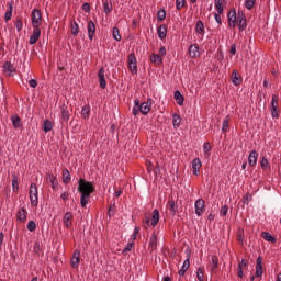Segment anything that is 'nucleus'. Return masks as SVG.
Here are the masks:
<instances>
[{"label":"nucleus","instance_id":"f257e3e1","mask_svg":"<svg viewBox=\"0 0 281 281\" xmlns=\"http://www.w3.org/2000/svg\"><path fill=\"white\" fill-rule=\"evenodd\" d=\"M78 192H80L81 198H80V205L81 207H87V203L91 201V194L95 192V186H93V182L87 181L83 178H80L78 180Z\"/></svg>","mask_w":281,"mask_h":281},{"label":"nucleus","instance_id":"f03ea898","mask_svg":"<svg viewBox=\"0 0 281 281\" xmlns=\"http://www.w3.org/2000/svg\"><path fill=\"white\" fill-rule=\"evenodd\" d=\"M31 21L33 27H41V23H43V13L41 10L33 9L31 13Z\"/></svg>","mask_w":281,"mask_h":281},{"label":"nucleus","instance_id":"7ed1b4c3","mask_svg":"<svg viewBox=\"0 0 281 281\" xmlns=\"http://www.w3.org/2000/svg\"><path fill=\"white\" fill-rule=\"evenodd\" d=\"M239 32H245L247 30V16L243 11L237 12V23Z\"/></svg>","mask_w":281,"mask_h":281},{"label":"nucleus","instance_id":"20e7f679","mask_svg":"<svg viewBox=\"0 0 281 281\" xmlns=\"http://www.w3.org/2000/svg\"><path fill=\"white\" fill-rule=\"evenodd\" d=\"M271 115L274 120L280 117V110L278 109V94L272 95V100L270 103Z\"/></svg>","mask_w":281,"mask_h":281},{"label":"nucleus","instance_id":"39448f33","mask_svg":"<svg viewBox=\"0 0 281 281\" xmlns=\"http://www.w3.org/2000/svg\"><path fill=\"white\" fill-rule=\"evenodd\" d=\"M127 63L130 71H132V74L137 75V57H135L134 53L128 55Z\"/></svg>","mask_w":281,"mask_h":281},{"label":"nucleus","instance_id":"423d86ee","mask_svg":"<svg viewBox=\"0 0 281 281\" xmlns=\"http://www.w3.org/2000/svg\"><path fill=\"white\" fill-rule=\"evenodd\" d=\"M38 38H41V27L33 26V33L29 40L30 45H36V43H38Z\"/></svg>","mask_w":281,"mask_h":281},{"label":"nucleus","instance_id":"0eeeda50","mask_svg":"<svg viewBox=\"0 0 281 281\" xmlns=\"http://www.w3.org/2000/svg\"><path fill=\"white\" fill-rule=\"evenodd\" d=\"M228 27H236L238 14H236V9H231L227 15Z\"/></svg>","mask_w":281,"mask_h":281},{"label":"nucleus","instance_id":"6e6552de","mask_svg":"<svg viewBox=\"0 0 281 281\" xmlns=\"http://www.w3.org/2000/svg\"><path fill=\"white\" fill-rule=\"evenodd\" d=\"M203 212H205V200L199 199L195 201V214L198 216H203Z\"/></svg>","mask_w":281,"mask_h":281},{"label":"nucleus","instance_id":"1a4fd4ad","mask_svg":"<svg viewBox=\"0 0 281 281\" xmlns=\"http://www.w3.org/2000/svg\"><path fill=\"white\" fill-rule=\"evenodd\" d=\"M231 78H232V82H233V85H235V87L243 85V77H240L237 69L233 70Z\"/></svg>","mask_w":281,"mask_h":281},{"label":"nucleus","instance_id":"9d476101","mask_svg":"<svg viewBox=\"0 0 281 281\" xmlns=\"http://www.w3.org/2000/svg\"><path fill=\"white\" fill-rule=\"evenodd\" d=\"M60 113H61V116H60V120H61V122H69V117H70V115H69V106H67V104H63L61 106H60Z\"/></svg>","mask_w":281,"mask_h":281},{"label":"nucleus","instance_id":"9b49d317","mask_svg":"<svg viewBox=\"0 0 281 281\" xmlns=\"http://www.w3.org/2000/svg\"><path fill=\"white\" fill-rule=\"evenodd\" d=\"M46 181H47V183L52 184L53 190H57V188H58V178L56 176H54V173L48 172L46 175Z\"/></svg>","mask_w":281,"mask_h":281},{"label":"nucleus","instance_id":"f8f14e48","mask_svg":"<svg viewBox=\"0 0 281 281\" xmlns=\"http://www.w3.org/2000/svg\"><path fill=\"white\" fill-rule=\"evenodd\" d=\"M157 34H158V38H160V41H164L166 36H168V25L166 24L159 25L157 27Z\"/></svg>","mask_w":281,"mask_h":281},{"label":"nucleus","instance_id":"ddd939ff","mask_svg":"<svg viewBox=\"0 0 281 281\" xmlns=\"http://www.w3.org/2000/svg\"><path fill=\"white\" fill-rule=\"evenodd\" d=\"M79 265H80V250L76 249L72 254L71 267L72 269H78Z\"/></svg>","mask_w":281,"mask_h":281},{"label":"nucleus","instance_id":"4468645a","mask_svg":"<svg viewBox=\"0 0 281 281\" xmlns=\"http://www.w3.org/2000/svg\"><path fill=\"white\" fill-rule=\"evenodd\" d=\"M99 85L101 89H106V79L104 78V67H101L98 71Z\"/></svg>","mask_w":281,"mask_h":281},{"label":"nucleus","instance_id":"2eb2a0df","mask_svg":"<svg viewBox=\"0 0 281 281\" xmlns=\"http://www.w3.org/2000/svg\"><path fill=\"white\" fill-rule=\"evenodd\" d=\"M189 56H190V58H199V56H201V53H199V45H196V44L190 45Z\"/></svg>","mask_w":281,"mask_h":281},{"label":"nucleus","instance_id":"dca6fc26","mask_svg":"<svg viewBox=\"0 0 281 281\" xmlns=\"http://www.w3.org/2000/svg\"><path fill=\"white\" fill-rule=\"evenodd\" d=\"M248 164L251 168H254V166H256V164H258V151H256V150L250 151V154L248 156Z\"/></svg>","mask_w":281,"mask_h":281},{"label":"nucleus","instance_id":"f3484780","mask_svg":"<svg viewBox=\"0 0 281 281\" xmlns=\"http://www.w3.org/2000/svg\"><path fill=\"white\" fill-rule=\"evenodd\" d=\"M190 252L187 255V259L184 260L181 269L179 270V276H186V272L188 271V269H190Z\"/></svg>","mask_w":281,"mask_h":281},{"label":"nucleus","instance_id":"a211bd4d","mask_svg":"<svg viewBox=\"0 0 281 281\" xmlns=\"http://www.w3.org/2000/svg\"><path fill=\"white\" fill-rule=\"evenodd\" d=\"M16 218L20 223H25L27 221V210L24 207L20 209L18 211Z\"/></svg>","mask_w":281,"mask_h":281},{"label":"nucleus","instance_id":"6ab92c4d","mask_svg":"<svg viewBox=\"0 0 281 281\" xmlns=\"http://www.w3.org/2000/svg\"><path fill=\"white\" fill-rule=\"evenodd\" d=\"M95 35V23L91 20L88 22V38L89 41H93V36Z\"/></svg>","mask_w":281,"mask_h":281},{"label":"nucleus","instance_id":"aec40b11","mask_svg":"<svg viewBox=\"0 0 281 281\" xmlns=\"http://www.w3.org/2000/svg\"><path fill=\"white\" fill-rule=\"evenodd\" d=\"M13 128H23V122L18 114L11 116Z\"/></svg>","mask_w":281,"mask_h":281},{"label":"nucleus","instance_id":"412c9836","mask_svg":"<svg viewBox=\"0 0 281 281\" xmlns=\"http://www.w3.org/2000/svg\"><path fill=\"white\" fill-rule=\"evenodd\" d=\"M255 276L256 278L262 277V258L260 256L257 258Z\"/></svg>","mask_w":281,"mask_h":281},{"label":"nucleus","instance_id":"4be33fe9","mask_svg":"<svg viewBox=\"0 0 281 281\" xmlns=\"http://www.w3.org/2000/svg\"><path fill=\"white\" fill-rule=\"evenodd\" d=\"M9 10L5 12L4 14V21L8 23V21H10V19H12V12L14 10V1H10L7 3Z\"/></svg>","mask_w":281,"mask_h":281},{"label":"nucleus","instance_id":"5701e85b","mask_svg":"<svg viewBox=\"0 0 281 281\" xmlns=\"http://www.w3.org/2000/svg\"><path fill=\"white\" fill-rule=\"evenodd\" d=\"M173 98L177 104H179V106H183V102H186V98L183 97V94H181V91L176 90L173 93Z\"/></svg>","mask_w":281,"mask_h":281},{"label":"nucleus","instance_id":"b1692460","mask_svg":"<svg viewBox=\"0 0 281 281\" xmlns=\"http://www.w3.org/2000/svg\"><path fill=\"white\" fill-rule=\"evenodd\" d=\"M216 269H218V256L213 255L211 258V273H216Z\"/></svg>","mask_w":281,"mask_h":281},{"label":"nucleus","instance_id":"393cba45","mask_svg":"<svg viewBox=\"0 0 281 281\" xmlns=\"http://www.w3.org/2000/svg\"><path fill=\"white\" fill-rule=\"evenodd\" d=\"M74 218V215L71 214V212H67L64 215V225L67 229H71V220Z\"/></svg>","mask_w":281,"mask_h":281},{"label":"nucleus","instance_id":"a878e982","mask_svg":"<svg viewBox=\"0 0 281 281\" xmlns=\"http://www.w3.org/2000/svg\"><path fill=\"white\" fill-rule=\"evenodd\" d=\"M201 166H203V164H201V159L195 158L192 161V168H193V175H199V170H201Z\"/></svg>","mask_w":281,"mask_h":281},{"label":"nucleus","instance_id":"bb28decb","mask_svg":"<svg viewBox=\"0 0 281 281\" xmlns=\"http://www.w3.org/2000/svg\"><path fill=\"white\" fill-rule=\"evenodd\" d=\"M261 236L263 240H267V243H272L273 245H276V243L278 241V239H276V237H273V235H271L269 232H262Z\"/></svg>","mask_w":281,"mask_h":281},{"label":"nucleus","instance_id":"cd10ccee","mask_svg":"<svg viewBox=\"0 0 281 281\" xmlns=\"http://www.w3.org/2000/svg\"><path fill=\"white\" fill-rule=\"evenodd\" d=\"M159 223V210H154L151 213V226L157 227Z\"/></svg>","mask_w":281,"mask_h":281},{"label":"nucleus","instance_id":"c85d7f7f","mask_svg":"<svg viewBox=\"0 0 281 281\" xmlns=\"http://www.w3.org/2000/svg\"><path fill=\"white\" fill-rule=\"evenodd\" d=\"M63 183H65V186H67L68 183H70L71 181V173L69 172L68 169H64L63 170Z\"/></svg>","mask_w":281,"mask_h":281},{"label":"nucleus","instance_id":"c756f323","mask_svg":"<svg viewBox=\"0 0 281 281\" xmlns=\"http://www.w3.org/2000/svg\"><path fill=\"white\" fill-rule=\"evenodd\" d=\"M91 115V106L85 105L81 110V117L83 120H89V116Z\"/></svg>","mask_w":281,"mask_h":281},{"label":"nucleus","instance_id":"7c9ffc66","mask_svg":"<svg viewBox=\"0 0 281 281\" xmlns=\"http://www.w3.org/2000/svg\"><path fill=\"white\" fill-rule=\"evenodd\" d=\"M138 109L143 115H148L150 113V105L146 102H143Z\"/></svg>","mask_w":281,"mask_h":281},{"label":"nucleus","instance_id":"2f4dec72","mask_svg":"<svg viewBox=\"0 0 281 281\" xmlns=\"http://www.w3.org/2000/svg\"><path fill=\"white\" fill-rule=\"evenodd\" d=\"M150 61L155 63V65H162L164 58L159 54H151Z\"/></svg>","mask_w":281,"mask_h":281},{"label":"nucleus","instance_id":"473e14b6","mask_svg":"<svg viewBox=\"0 0 281 281\" xmlns=\"http://www.w3.org/2000/svg\"><path fill=\"white\" fill-rule=\"evenodd\" d=\"M195 32L198 34H205V25L203 24V21L199 20L195 24Z\"/></svg>","mask_w":281,"mask_h":281},{"label":"nucleus","instance_id":"72a5a7b5","mask_svg":"<svg viewBox=\"0 0 281 281\" xmlns=\"http://www.w3.org/2000/svg\"><path fill=\"white\" fill-rule=\"evenodd\" d=\"M52 128H54V125L52 124V121H49V119H46L43 122L42 130L44 131V133H49V131H52Z\"/></svg>","mask_w":281,"mask_h":281},{"label":"nucleus","instance_id":"f704fd0d","mask_svg":"<svg viewBox=\"0 0 281 281\" xmlns=\"http://www.w3.org/2000/svg\"><path fill=\"white\" fill-rule=\"evenodd\" d=\"M149 249L151 250L157 249V235L155 233L149 238Z\"/></svg>","mask_w":281,"mask_h":281},{"label":"nucleus","instance_id":"c9c22d12","mask_svg":"<svg viewBox=\"0 0 281 281\" xmlns=\"http://www.w3.org/2000/svg\"><path fill=\"white\" fill-rule=\"evenodd\" d=\"M3 71H9V74H13V71H16V69H14V65H12V61H5L3 65Z\"/></svg>","mask_w":281,"mask_h":281},{"label":"nucleus","instance_id":"e433bc0d","mask_svg":"<svg viewBox=\"0 0 281 281\" xmlns=\"http://www.w3.org/2000/svg\"><path fill=\"white\" fill-rule=\"evenodd\" d=\"M12 190L19 192V177L14 173L12 175Z\"/></svg>","mask_w":281,"mask_h":281},{"label":"nucleus","instance_id":"4c0bfd02","mask_svg":"<svg viewBox=\"0 0 281 281\" xmlns=\"http://www.w3.org/2000/svg\"><path fill=\"white\" fill-rule=\"evenodd\" d=\"M172 124L175 128H179L181 126V116L179 114H173L172 115Z\"/></svg>","mask_w":281,"mask_h":281},{"label":"nucleus","instance_id":"58836bf2","mask_svg":"<svg viewBox=\"0 0 281 281\" xmlns=\"http://www.w3.org/2000/svg\"><path fill=\"white\" fill-rule=\"evenodd\" d=\"M103 12H105L106 14H111V12H113V4H109L108 0L103 1Z\"/></svg>","mask_w":281,"mask_h":281},{"label":"nucleus","instance_id":"ea45409f","mask_svg":"<svg viewBox=\"0 0 281 281\" xmlns=\"http://www.w3.org/2000/svg\"><path fill=\"white\" fill-rule=\"evenodd\" d=\"M168 205H169V210H170V212L172 213V215L175 216V214H177V211H178V205H177V203L175 202V200H170L169 202H168Z\"/></svg>","mask_w":281,"mask_h":281},{"label":"nucleus","instance_id":"a19ab883","mask_svg":"<svg viewBox=\"0 0 281 281\" xmlns=\"http://www.w3.org/2000/svg\"><path fill=\"white\" fill-rule=\"evenodd\" d=\"M157 21L161 23V21H166V9H159L157 12Z\"/></svg>","mask_w":281,"mask_h":281},{"label":"nucleus","instance_id":"79ce46f5","mask_svg":"<svg viewBox=\"0 0 281 281\" xmlns=\"http://www.w3.org/2000/svg\"><path fill=\"white\" fill-rule=\"evenodd\" d=\"M112 36L115 41H122V35H120V29L117 26L112 29Z\"/></svg>","mask_w":281,"mask_h":281},{"label":"nucleus","instance_id":"37998d69","mask_svg":"<svg viewBox=\"0 0 281 281\" xmlns=\"http://www.w3.org/2000/svg\"><path fill=\"white\" fill-rule=\"evenodd\" d=\"M71 34L72 36H78V34H80V27L78 26V22H74L71 24Z\"/></svg>","mask_w":281,"mask_h":281},{"label":"nucleus","instance_id":"c03bdc74","mask_svg":"<svg viewBox=\"0 0 281 281\" xmlns=\"http://www.w3.org/2000/svg\"><path fill=\"white\" fill-rule=\"evenodd\" d=\"M30 196H38V188L36 187V183H31Z\"/></svg>","mask_w":281,"mask_h":281},{"label":"nucleus","instance_id":"a18cd8bd","mask_svg":"<svg viewBox=\"0 0 281 281\" xmlns=\"http://www.w3.org/2000/svg\"><path fill=\"white\" fill-rule=\"evenodd\" d=\"M215 8L218 14H223L224 12L223 0H215Z\"/></svg>","mask_w":281,"mask_h":281},{"label":"nucleus","instance_id":"49530a36","mask_svg":"<svg viewBox=\"0 0 281 281\" xmlns=\"http://www.w3.org/2000/svg\"><path fill=\"white\" fill-rule=\"evenodd\" d=\"M229 131V116L223 121L222 133H227Z\"/></svg>","mask_w":281,"mask_h":281},{"label":"nucleus","instance_id":"de8ad7c7","mask_svg":"<svg viewBox=\"0 0 281 281\" xmlns=\"http://www.w3.org/2000/svg\"><path fill=\"white\" fill-rule=\"evenodd\" d=\"M260 166H261L262 170H267V168H269V170H271V165H269V160L266 157H262V159L260 161Z\"/></svg>","mask_w":281,"mask_h":281},{"label":"nucleus","instance_id":"09e8293b","mask_svg":"<svg viewBox=\"0 0 281 281\" xmlns=\"http://www.w3.org/2000/svg\"><path fill=\"white\" fill-rule=\"evenodd\" d=\"M115 212H116L115 203L110 204V207L108 210L109 218H111L112 216H115Z\"/></svg>","mask_w":281,"mask_h":281},{"label":"nucleus","instance_id":"8fccbe9b","mask_svg":"<svg viewBox=\"0 0 281 281\" xmlns=\"http://www.w3.org/2000/svg\"><path fill=\"white\" fill-rule=\"evenodd\" d=\"M256 5V0H246L245 1V7L247 10H254V7Z\"/></svg>","mask_w":281,"mask_h":281},{"label":"nucleus","instance_id":"3c124183","mask_svg":"<svg viewBox=\"0 0 281 281\" xmlns=\"http://www.w3.org/2000/svg\"><path fill=\"white\" fill-rule=\"evenodd\" d=\"M186 8V0H176V10H182Z\"/></svg>","mask_w":281,"mask_h":281},{"label":"nucleus","instance_id":"603ef678","mask_svg":"<svg viewBox=\"0 0 281 281\" xmlns=\"http://www.w3.org/2000/svg\"><path fill=\"white\" fill-rule=\"evenodd\" d=\"M143 227L144 229H148V227H150V216H145V218L143 220Z\"/></svg>","mask_w":281,"mask_h":281},{"label":"nucleus","instance_id":"864d4df0","mask_svg":"<svg viewBox=\"0 0 281 281\" xmlns=\"http://www.w3.org/2000/svg\"><path fill=\"white\" fill-rule=\"evenodd\" d=\"M27 229H29V232H36V222H34V221H30L29 223H27Z\"/></svg>","mask_w":281,"mask_h":281},{"label":"nucleus","instance_id":"5fc2aeb1","mask_svg":"<svg viewBox=\"0 0 281 281\" xmlns=\"http://www.w3.org/2000/svg\"><path fill=\"white\" fill-rule=\"evenodd\" d=\"M30 201L32 207H36L38 205V196L30 195Z\"/></svg>","mask_w":281,"mask_h":281},{"label":"nucleus","instance_id":"6e6d98bb","mask_svg":"<svg viewBox=\"0 0 281 281\" xmlns=\"http://www.w3.org/2000/svg\"><path fill=\"white\" fill-rule=\"evenodd\" d=\"M196 278H198L199 281H204V280H205V277H204V273H203V269H202V268H199V269H198Z\"/></svg>","mask_w":281,"mask_h":281},{"label":"nucleus","instance_id":"4d7b16f0","mask_svg":"<svg viewBox=\"0 0 281 281\" xmlns=\"http://www.w3.org/2000/svg\"><path fill=\"white\" fill-rule=\"evenodd\" d=\"M133 249V243H128L126 247L123 249V256H128V251Z\"/></svg>","mask_w":281,"mask_h":281},{"label":"nucleus","instance_id":"13d9d810","mask_svg":"<svg viewBox=\"0 0 281 281\" xmlns=\"http://www.w3.org/2000/svg\"><path fill=\"white\" fill-rule=\"evenodd\" d=\"M227 212H229V206L224 205L221 207L220 214L221 216H227Z\"/></svg>","mask_w":281,"mask_h":281},{"label":"nucleus","instance_id":"bf43d9fd","mask_svg":"<svg viewBox=\"0 0 281 281\" xmlns=\"http://www.w3.org/2000/svg\"><path fill=\"white\" fill-rule=\"evenodd\" d=\"M33 251H34V254H37V256H38V254H41V243L36 241L34 244Z\"/></svg>","mask_w":281,"mask_h":281},{"label":"nucleus","instance_id":"052dcab7","mask_svg":"<svg viewBox=\"0 0 281 281\" xmlns=\"http://www.w3.org/2000/svg\"><path fill=\"white\" fill-rule=\"evenodd\" d=\"M81 10L88 13L91 12V4H89V2L83 3Z\"/></svg>","mask_w":281,"mask_h":281},{"label":"nucleus","instance_id":"680f3d73","mask_svg":"<svg viewBox=\"0 0 281 281\" xmlns=\"http://www.w3.org/2000/svg\"><path fill=\"white\" fill-rule=\"evenodd\" d=\"M203 150L205 153V155H210V150H212V146L210 145V143H204L203 145Z\"/></svg>","mask_w":281,"mask_h":281},{"label":"nucleus","instance_id":"e2e57ef3","mask_svg":"<svg viewBox=\"0 0 281 281\" xmlns=\"http://www.w3.org/2000/svg\"><path fill=\"white\" fill-rule=\"evenodd\" d=\"M15 27H16L18 32H21V30H23V21H21V19L16 20Z\"/></svg>","mask_w":281,"mask_h":281},{"label":"nucleus","instance_id":"0e129e2a","mask_svg":"<svg viewBox=\"0 0 281 281\" xmlns=\"http://www.w3.org/2000/svg\"><path fill=\"white\" fill-rule=\"evenodd\" d=\"M154 175H156V177H159V175H161V168H159V162H157L154 167Z\"/></svg>","mask_w":281,"mask_h":281},{"label":"nucleus","instance_id":"69168bd1","mask_svg":"<svg viewBox=\"0 0 281 281\" xmlns=\"http://www.w3.org/2000/svg\"><path fill=\"white\" fill-rule=\"evenodd\" d=\"M238 266H241V269H247V267H249V261L246 259H241Z\"/></svg>","mask_w":281,"mask_h":281},{"label":"nucleus","instance_id":"338daca9","mask_svg":"<svg viewBox=\"0 0 281 281\" xmlns=\"http://www.w3.org/2000/svg\"><path fill=\"white\" fill-rule=\"evenodd\" d=\"M237 276L238 278H245V272L243 271L241 266H237Z\"/></svg>","mask_w":281,"mask_h":281},{"label":"nucleus","instance_id":"774afa93","mask_svg":"<svg viewBox=\"0 0 281 281\" xmlns=\"http://www.w3.org/2000/svg\"><path fill=\"white\" fill-rule=\"evenodd\" d=\"M229 54H232V56H236V43L231 45Z\"/></svg>","mask_w":281,"mask_h":281}]
</instances>
